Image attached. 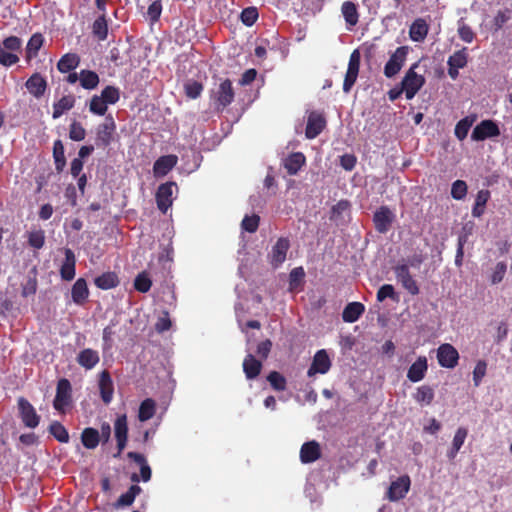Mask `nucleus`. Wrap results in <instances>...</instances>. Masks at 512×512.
<instances>
[{"instance_id":"1","label":"nucleus","mask_w":512,"mask_h":512,"mask_svg":"<svg viewBox=\"0 0 512 512\" xmlns=\"http://www.w3.org/2000/svg\"><path fill=\"white\" fill-rule=\"evenodd\" d=\"M22 52V40L17 36H9L0 43V64L10 67L20 60L18 53Z\"/></svg>"},{"instance_id":"2","label":"nucleus","mask_w":512,"mask_h":512,"mask_svg":"<svg viewBox=\"0 0 512 512\" xmlns=\"http://www.w3.org/2000/svg\"><path fill=\"white\" fill-rule=\"evenodd\" d=\"M418 65V62L412 64L401 82L402 90H404L405 97L408 100L413 99L425 84L424 76L417 74L415 71Z\"/></svg>"},{"instance_id":"3","label":"nucleus","mask_w":512,"mask_h":512,"mask_svg":"<svg viewBox=\"0 0 512 512\" xmlns=\"http://www.w3.org/2000/svg\"><path fill=\"white\" fill-rule=\"evenodd\" d=\"M115 131L116 123L112 115L106 116L105 121L96 128V147L103 149L108 147L114 140Z\"/></svg>"},{"instance_id":"4","label":"nucleus","mask_w":512,"mask_h":512,"mask_svg":"<svg viewBox=\"0 0 512 512\" xmlns=\"http://www.w3.org/2000/svg\"><path fill=\"white\" fill-rule=\"evenodd\" d=\"M234 96L232 82L229 79L223 80L211 95L217 111H223L229 106L233 102Z\"/></svg>"},{"instance_id":"5","label":"nucleus","mask_w":512,"mask_h":512,"mask_svg":"<svg viewBox=\"0 0 512 512\" xmlns=\"http://www.w3.org/2000/svg\"><path fill=\"white\" fill-rule=\"evenodd\" d=\"M72 403V386L68 379L62 378L58 381L56 395L53 401L55 410L64 413L65 409Z\"/></svg>"},{"instance_id":"6","label":"nucleus","mask_w":512,"mask_h":512,"mask_svg":"<svg viewBox=\"0 0 512 512\" xmlns=\"http://www.w3.org/2000/svg\"><path fill=\"white\" fill-rule=\"evenodd\" d=\"M408 52V46H400L394 51L384 66V75L387 78H392L398 74L406 61Z\"/></svg>"},{"instance_id":"7","label":"nucleus","mask_w":512,"mask_h":512,"mask_svg":"<svg viewBox=\"0 0 512 512\" xmlns=\"http://www.w3.org/2000/svg\"><path fill=\"white\" fill-rule=\"evenodd\" d=\"M177 189V185L173 181H169L159 185L155 194L157 208L166 213L173 204V189Z\"/></svg>"},{"instance_id":"8","label":"nucleus","mask_w":512,"mask_h":512,"mask_svg":"<svg viewBox=\"0 0 512 512\" xmlns=\"http://www.w3.org/2000/svg\"><path fill=\"white\" fill-rule=\"evenodd\" d=\"M411 480L408 475L398 477L395 481H392L386 497L391 502H396L403 499L410 490Z\"/></svg>"},{"instance_id":"9","label":"nucleus","mask_w":512,"mask_h":512,"mask_svg":"<svg viewBox=\"0 0 512 512\" xmlns=\"http://www.w3.org/2000/svg\"><path fill=\"white\" fill-rule=\"evenodd\" d=\"M289 248L290 240L287 237L278 238L268 254L269 263L273 268H278L285 262Z\"/></svg>"},{"instance_id":"10","label":"nucleus","mask_w":512,"mask_h":512,"mask_svg":"<svg viewBox=\"0 0 512 512\" xmlns=\"http://www.w3.org/2000/svg\"><path fill=\"white\" fill-rule=\"evenodd\" d=\"M360 60H361L360 52H359V50L356 49L350 55L349 62H348V68H347V71L345 74V78H344V82H343V91L345 93L350 92V90L352 89L353 85L355 84V82L357 80L359 68H360Z\"/></svg>"},{"instance_id":"11","label":"nucleus","mask_w":512,"mask_h":512,"mask_svg":"<svg viewBox=\"0 0 512 512\" xmlns=\"http://www.w3.org/2000/svg\"><path fill=\"white\" fill-rule=\"evenodd\" d=\"M19 414L26 427L35 428L40 422V416L37 414L33 405L24 397L18 399Z\"/></svg>"},{"instance_id":"12","label":"nucleus","mask_w":512,"mask_h":512,"mask_svg":"<svg viewBox=\"0 0 512 512\" xmlns=\"http://www.w3.org/2000/svg\"><path fill=\"white\" fill-rule=\"evenodd\" d=\"M395 219L394 213L388 206H381L373 215V223L377 232L386 233L389 231Z\"/></svg>"},{"instance_id":"13","label":"nucleus","mask_w":512,"mask_h":512,"mask_svg":"<svg viewBox=\"0 0 512 512\" xmlns=\"http://www.w3.org/2000/svg\"><path fill=\"white\" fill-rule=\"evenodd\" d=\"M437 359L441 367L454 368L458 364L459 353L453 345L441 344L437 349Z\"/></svg>"},{"instance_id":"14","label":"nucleus","mask_w":512,"mask_h":512,"mask_svg":"<svg viewBox=\"0 0 512 512\" xmlns=\"http://www.w3.org/2000/svg\"><path fill=\"white\" fill-rule=\"evenodd\" d=\"M499 135L500 129L494 121L483 120L475 126L471 138L474 141H483L487 138L497 137Z\"/></svg>"},{"instance_id":"15","label":"nucleus","mask_w":512,"mask_h":512,"mask_svg":"<svg viewBox=\"0 0 512 512\" xmlns=\"http://www.w3.org/2000/svg\"><path fill=\"white\" fill-rule=\"evenodd\" d=\"M326 119L322 113L312 111L308 115L305 136L307 139L316 138L326 127Z\"/></svg>"},{"instance_id":"16","label":"nucleus","mask_w":512,"mask_h":512,"mask_svg":"<svg viewBox=\"0 0 512 512\" xmlns=\"http://www.w3.org/2000/svg\"><path fill=\"white\" fill-rule=\"evenodd\" d=\"M331 367V360L326 352V350L321 349L318 350L314 357L311 366L308 369V376H313L316 373L326 374Z\"/></svg>"},{"instance_id":"17","label":"nucleus","mask_w":512,"mask_h":512,"mask_svg":"<svg viewBox=\"0 0 512 512\" xmlns=\"http://www.w3.org/2000/svg\"><path fill=\"white\" fill-rule=\"evenodd\" d=\"M98 387L102 401L105 404L111 403L114 394V384L108 370L100 372Z\"/></svg>"},{"instance_id":"18","label":"nucleus","mask_w":512,"mask_h":512,"mask_svg":"<svg viewBox=\"0 0 512 512\" xmlns=\"http://www.w3.org/2000/svg\"><path fill=\"white\" fill-rule=\"evenodd\" d=\"M178 157L176 155H164L159 157L153 165V174L156 178L167 175L177 164Z\"/></svg>"},{"instance_id":"19","label":"nucleus","mask_w":512,"mask_h":512,"mask_svg":"<svg viewBox=\"0 0 512 512\" xmlns=\"http://www.w3.org/2000/svg\"><path fill=\"white\" fill-rule=\"evenodd\" d=\"M25 87L35 98H41L47 89V81L40 73L32 74L26 81Z\"/></svg>"},{"instance_id":"20","label":"nucleus","mask_w":512,"mask_h":512,"mask_svg":"<svg viewBox=\"0 0 512 512\" xmlns=\"http://www.w3.org/2000/svg\"><path fill=\"white\" fill-rule=\"evenodd\" d=\"M321 457V448L318 442H305L300 449V460L304 464L313 463Z\"/></svg>"},{"instance_id":"21","label":"nucleus","mask_w":512,"mask_h":512,"mask_svg":"<svg viewBox=\"0 0 512 512\" xmlns=\"http://www.w3.org/2000/svg\"><path fill=\"white\" fill-rule=\"evenodd\" d=\"M428 370V362L425 356H419L417 360L409 367L407 378L411 382H419L424 379Z\"/></svg>"},{"instance_id":"22","label":"nucleus","mask_w":512,"mask_h":512,"mask_svg":"<svg viewBox=\"0 0 512 512\" xmlns=\"http://www.w3.org/2000/svg\"><path fill=\"white\" fill-rule=\"evenodd\" d=\"M65 259L60 268L61 278L65 281H70L75 277L76 258L74 252L66 248L64 251Z\"/></svg>"},{"instance_id":"23","label":"nucleus","mask_w":512,"mask_h":512,"mask_svg":"<svg viewBox=\"0 0 512 512\" xmlns=\"http://www.w3.org/2000/svg\"><path fill=\"white\" fill-rule=\"evenodd\" d=\"M77 363L86 370L93 369L100 361L99 353L91 348H85L77 355Z\"/></svg>"},{"instance_id":"24","label":"nucleus","mask_w":512,"mask_h":512,"mask_svg":"<svg viewBox=\"0 0 512 512\" xmlns=\"http://www.w3.org/2000/svg\"><path fill=\"white\" fill-rule=\"evenodd\" d=\"M242 367L246 379L253 380L260 375L263 365L252 354H247L243 360Z\"/></svg>"},{"instance_id":"25","label":"nucleus","mask_w":512,"mask_h":512,"mask_svg":"<svg viewBox=\"0 0 512 512\" xmlns=\"http://www.w3.org/2000/svg\"><path fill=\"white\" fill-rule=\"evenodd\" d=\"M89 296V289L84 278H78L72 286L71 297L75 304L82 306Z\"/></svg>"},{"instance_id":"26","label":"nucleus","mask_w":512,"mask_h":512,"mask_svg":"<svg viewBox=\"0 0 512 512\" xmlns=\"http://www.w3.org/2000/svg\"><path fill=\"white\" fill-rule=\"evenodd\" d=\"M364 311L365 306L362 303L350 302L345 306L342 312V319L344 322L354 323L361 317Z\"/></svg>"},{"instance_id":"27","label":"nucleus","mask_w":512,"mask_h":512,"mask_svg":"<svg viewBox=\"0 0 512 512\" xmlns=\"http://www.w3.org/2000/svg\"><path fill=\"white\" fill-rule=\"evenodd\" d=\"M468 435V429L465 427H459L453 437L452 445L447 451V457L449 460H454L463 446Z\"/></svg>"},{"instance_id":"28","label":"nucleus","mask_w":512,"mask_h":512,"mask_svg":"<svg viewBox=\"0 0 512 512\" xmlns=\"http://www.w3.org/2000/svg\"><path fill=\"white\" fill-rule=\"evenodd\" d=\"M305 162L304 154L302 152H295L284 160V167L289 175H296Z\"/></svg>"},{"instance_id":"29","label":"nucleus","mask_w":512,"mask_h":512,"mask_svg":"<svg viewBox=\"0 0 512 512\" xmlns=\"http://www.w3.org/2000/svg\"><path fill=\"white\" fill-rule=\"evenodd\" d=\"M428 24L422 18H417L409 28V36L414 42H422L428 34Z\"/></svg>"},{"instance_id":"30","label":"nucleus","mask_w":512,"mask_h":512,"mask_svg":"<svg viewBox=\"0 0 512 512\" xmlns=\"http://www.w3.org/2000/svg\"><path fill=\"white\" fill-rule=\"evenodd\" d=\"M75 105V97L73 95H65L53 104V119L60 118L65 111L72 109Z\"/></svg>"},{"instance_id":"31","label":"nucleus","mask_w":512,"mask_h":512,"mask_svg":"<svg viewBox=\"0 0 512 512\" xmlns=\"http://www.w3.org/2000/svg\"><path fill=\"white\" fill-rule=\"evenodd\" d=\"M490 196V191L487 189H482L477 192L475 203L472 208L473 217L480 218L485 213V207L490 199Z\"/></svg>"},{"instance_id":"32","label":"nucleus","mask_w":512,"mask_h":512,"mask_svg":"<svg viewBox=\"0 0 512 512\" xmlns=\"http://www.w3.org/2000/svg\"><path fill=\"white\" fill-rule=\"evenodd\" d=\"M80 57L75 53H67L63 55L57 63V69L61 73H68L78 67Z\"/></svg>"},{"instance_id":"33","label":"nucleus","mask_w":512,"mask_h":512,"mask_svg":"<svg viewBox=\"0 0 512 512\" xmlns=\"http://www.w3.org/2000/svg\"><path fill=\"white\" fill-rule=\"evenodd\" d=\"M81 442L87 449H95L100 443V433L92 427L85 428L81 433Z\"/></svg>"},{"instance_id":"34","label":"nucleus","mask_w":512,"mask_h":512,"mask_svg":"<svg viewBox=\"0 0 512 512\" xmlns=\"http://www.w3.org/2000/svg\"><path fill=\"white\" fill-rule=\"evenodd\" d=\"M341 11L349 28L354 27L358 23L359 14L355 3L352 1H345L342 4Z\"/></svg>"},{"instance_id":"35","label":"nucleus","mask_w":512,"mask_h":512,"mask_svg":"<svg viewBox=\"0 0 512 512\" xmlns=\"http://www.w3.org/2000/svg\"><path fill=\"white\" fill-rule=\"evenodd\" d=\"M94 284L99 289L108 290L118 286L119 279L115 272H105L95 278Z\"/></svg>"},{"instance_id":"36","label":"nucleus","mask_w":512,"mask_h":512,"mask_svg":"<svg viewBox=\"0 0 512 512\" xmlns=\"http://www.w3.org/2000/svg\"><path fill=\"white\" fill-rule=\"evenodd\" d=\"M127 457L134 461L135 463L139 464L140 465V475H141V479L144 481V482H147L151 479V475H152V472H151V468L150 466L148 465L144 455L140 454V453H137V452H128L127 454Z\"/></svg>"},{"instance_id":"37","label":"nucleus","mask_w":512,"mask_h":512,"mask_svg":"<svg viewBox=\"0 0 512 512\" xmlns=\"http://www.w3.org/2000/svg\"><path fill=\"white\" fill-rule=\"evenodd\" d=\"M80 85L87 90L95 89L99 82V76L95 71L83 69L79 73Z\"/></svg>"},{"instance_id":"38","label":"nucleus","mask_w":512,"mask_h":512,"mask_svg":"<svg viewBox=\"0 0 512 512\" xmlns=\"http://www.w3.org/2000/svg\"><path fill=\"white\" fill-rule=\"evenodd\" d=\"M53 158L56 171L61 173L66 166L65 150L61 140H56L53 144Z\"/></svg>"},{"instance_id":"39","label":"nucleus","mask_w":512,"mask_h":512,"mask_svg":"<svg viewBox=\"0 0 512 512\" xmlns=\"http://www.w3.org/2000/svg\"><path fill=\"white\" fill-rule=\"evenodd\" d=\"M92 33L99 40L104 41L108 36L106 13H102L92 24Z\"/></svg>"},{"instance_id":"40","label":"nucleus","mask_w":512,"mask_h":512,"mask_svg":"<svg viewBox=\"0 0 512 512\" xmlns=\"http://www.w3.org/2000/svg\"><path fill=\"white\" fill-rule=\"evenodd\" d=\"M43 42L44 38L40 33H35L30 37L26 46V58L28 60L37 56L40 48L43 45Z\"/></svg>"},{"instance_id":"41","label":"nucleus","mask_w":512,"mask_h":512,"mask_svg":"<svg viewBox=\"0 0 512 512\" xmlns=\"http://www.w3.org/2000/svg\"><path fill=\"white\" fill-rule=\"evenodd\" d=\"M156 404L151 398L143 400L139 407L138 418L141 422L151 419L155 414Z\"/></svg>"},{"instance_id":"42","label":"nucleus","mask_w":512,"mask_h":512,"mask_svg":"<svg viewBox=\"0 0 512 512\" xmlns=\"http://www.w3.org/2000/svg\"><path fill=\"white\" fill-rule=\"evenodd\" d=\"M414 399L420 404L430 405L434 399V390L428 385H422L417 388Z\"/></svg>"},{"instance_id":"43","label":"nucleus","mask_w":512,"mask_h":512,"mask_svg":"<svg viewBox=\"0 0 512 512\" xmlns=\"http://www.w3.org/2000/svg\"><path fill=\"white\" fill-rule=\"evenodd\" d=\"M468 54L467 48L463 47L461 50L454 52L447 61L448 66L456 68H464L467 65Z\"/></svg>"},{"instance_id":"44","label":"nucleus","mask_w":512,"mask_h":512,"mask_svg":"<svg viewBox=\"0 0 512 512\" xmlns=\"http://www.w3.org/2000/svg\"><path fill=\"white\" fill-rule=\"evenodd\" d=\"M142 491L141 487L138 485H132L127 492L120 495L117 500V506H130L134 502L136 496L140 494Z\"/></svg>"},{"instance_id":"45","label":"nucleus","mask_w":512,"mask_h":512,"mask_svg":"<svg viewBox=\"0 0 512 512\" xmlns=\"http://www.w3.org/2000/svg\"><path fill=\"white\" fill-rule=\"evenodd\" d=\"M49 432L57 441L61 443H67L69 441V434L67 429L58 421H54L50 424Z\"/></svg>"},{"instance_id":"46","label":"nucleus","mask_w":512,"mask_h":512,"mask_svg":"<svg viewBox=\"0 0 512 512\" xmlns=\"http://www.w3.org/2000/svg\"><path fill=\"white\" fill-rule=\"evenodd\" d=\"M203 89H204V87H203L202 83H200L196 80H188L184 84V93L190 99L199 98L203 92Z\"/></svg>"},{"instance_id":"47","label":"nucleus","mask_w":512,"mask_h":512,"mask_svg":"<svg viewBox=\"0 0 512 512\" xmlns=\"http://www.w3.org/2000/svg\"><path fill=\"white\" fill-rule=\"evenodd\" d=\"M100 97L109 105L117 103L120 99V89L118 87L108 85L102 91Z\"/></svg>"},{"instance_id":"48","label":"nucleus","mask_w":512,"mask_h":512,"mask_svg":"<svg viewBox=\"0 0 512 512\" xmlns=\"http://www.w3.org/2000/svg\"><path fill=\"white\" fill-rule=\"evenodd\" d=\"M267 381L276 391H284L287 386L286 378L277 371H271L267 376Z\"/></svg>"},{"instance_id":"49","label":"nucleus","mask_w":512,"mask_h":512,"mask_svg":"<svg viewBox=\"0 0 512 512\" xmlns=\"http://www.w3.org/2000/svg\"><path fill=\"white\" fill-rule=\"evenodd\" d=\"M108 104L98 95H94L89 104V110L91 113L99 116L106 114Z\"/></svg>"},{"instance_id":"50","label":"nucleus","mask_w":512,"mask_h":512,"mask_svg":"<svg viewBox=\"0 0 512 512\" xmlns=\"http://www.w3.org/2000/svg\"><path fill=\"white\" fill-rule=\"evenodd\" d=\"M115 438L128 439L127 417L125 414L116 418L114 423Z\"/></svg>"},{"instance_id":"51","label":"nucleus","mask_w":512,"mask_h":512,"mask_svg":"<svg viewBox=\"0 0 512 512\" xmlns=\"http://www.w3.org/2000/svg\"><path fill=\"white\" fill-rule=\"evenodd\" d=\"M258 17V9L254 6L244 8L240 14V19L242 23L248 27L254 25Z\"/></svg>"},{"instance_id":"52","label":"nucleus","mask_w":512,"mask_h":512,"mask_svg":"<svg viewBox=\"0 0 512 512\" xmlns=\"http://www.w3.org/2000/svg\"><path fill=\"white\" fill-rule=\"evenodd\" d=\"M152 281L146 272L139 273L134 280V288L141 293H146L150 290Z\"/></svg>"},{"instance_id":"53","label":"nucleus","mask_w":512,"mask_h":512,"mask_svg":"<svg viewBox=\"0 0 512 512\" xmlns=\"http://www.w3.org/2000/svg\"><path fill=\"white\" fill-rule=\"evenodd\" d=\"M85 137H86L85 128L83 127V125L80 122L74 120L69 125V138L73 141L79 142V141L84 140Z\"/></svg>"},{"instance_id":"54","label":"nucleus","mask_w":512,"mask_h":512,"mask_svg":"<svg viewBox=\"0 0 512 512\" xmlns=\"http://www.w3.org/2000/svg\"><path fill=\"white\" fill-rule=\"evenodd\" d=\"M472 124L473 120L469 119V117L461 119L455 126V136L459 140H464L467 137Z\"/></svg>"},{"instance_id":"55","label":"nucleus","mask_w":512,"mask_h":512,"mask_svg":"<svg viewBox=\"0 0 512 512\" xmlns=\"http://www.w3.org/2000/svg\"><path fill=\"white\" fill-rule=\"evenodd\" d=\"M376 298L378 302H383L386 298L398 301V295L391 284L382 285L377 291Z\"/></svg>"},{"instance_id":"56","label":"nucleus","mask_w":512,"mask_h":512,"mask_svg":"<svg viewBox=\"0 0 512 512\" xmlns=\"http://www.w3.org/2000/svg\"><path fill=\"white\" fill-rule=\"evenodd\" d=\"M28 243L35 249H41L45 244V233L42 229L31 231L28 234Z\"/></svg>"},{"instance_id":"57","label":"nucleus","mask_w":512,"mask_h":512,"mask_svg":"<svg viewBox=\"0 0 512 512\" xmlns=\"http://www.w3.org/2000/svg\"><path fill=\"white\" fill-rule=\"evenodd\" d=\"M260 217L256 214H253L251 216L246 215L242 222L241 227L244 231L249 233H254L257 231L259 227Z\"/></svg>"},{"instance_id":"58","label":"nucleus","mask_w":512,"mask_h":512,"mask_svg":"<svg viewBox=\"0 0 512 512\" xmlns=\"http://www.w3.org/2000/svg\"><path fill=\"white\" fill-rule=\"evenodd\" d=\"M467 184L463 180H456L451 187V196L455 200H462L467 195Z\"/></svg>"},{"instance_id":"59","label":"nucleus","mask_w":512,"mask_h":512,"mask_svg":"<svg viewBox=\"0 0 512 512\" xmlns=\"http://www.w3.org/2000/svg\"><path fill=\"white\" fill-rule=\"evenodd\" d=\"M161 13H162V1L161 0L153 1L149 5L148 10H147V15H148L151 23H156L160 19Z\"/></svg>"},{"instance_id":"60","label":"nucleus","mask_w":512,"mask_h":512,"mask_svg":"<svg viewBox=\"0 0 512 512\" xmlns=\"http://www.w3.org/2000/svg\"><path fill=\"white\" fill-rule=\"evenodd\" d=\"M487 363L484 360H479L473 370V382L478 387L486 374Z\"/></svg>"},{"instance_id":"61","label":"nucleus","mask_w":512,"mask_h":512,"mask_svg":"<svg viewBox=\"0 0 512 512\" xmlns=\"http://www.w3.org/2000/svg\"><path fill=\"white\" fill-rule=\"evenodd\" d=\"M305 277V271L303 267H295L289 274V284L291 288H296L300 285Z\"/></svg>"},{"instance_id":"62","label":"nucleus","mask_w":512,"mask_h":512,"mask_svg":"<svg viewBox=\"0 0 512 512\" xmlns=\"http://www.w3.org/2000/svg\"><path fill=\"white\" fill-rule=\"evenodd\" d=\"M506 270H507L506 263L498 262L494 268V271L492 272L491 283L492 284L500 283L505 276Z\"/></svg>"},{"instance_id":"63","label":"nucleus","mask_w":512,"mask_h":512,"mask_svg":"<svg viewBox=\"0 0 512 512\" xmlns=\"http://www.w3.org/2000/svg\"><path fill=\"white\" fill-rule=\"evenodd\" d=\"M458 35L460 39L466 43H471L475 38V33L471 27L465 23H461L458 27Z\"/></svg>"},{"instance_id":"64","label":"nucleus","mask_w":512,"mask_h":512,"mask_svg":"<svg viewBox=\"0 0 512 512\" xmlns=\"http://www.w3.org/2000/svg\"><path fill=\"white\" fill-rule=\"evenodd\" d=\"M172 322L169 318V313L164 312L161 317L157 319L155 323V330L159 333H163L171 328Z\"/></svg>"}]
</instances>
